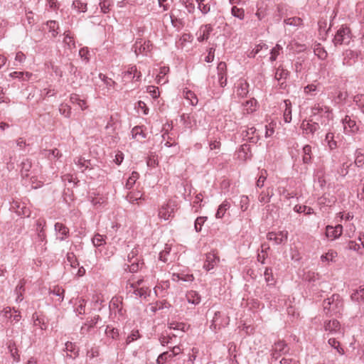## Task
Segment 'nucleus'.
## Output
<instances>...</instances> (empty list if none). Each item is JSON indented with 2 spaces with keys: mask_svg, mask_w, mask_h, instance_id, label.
<instances>
[{
  "mask_svg": "<svg viewBox=\"0 0 364 364\" xmlns=\"http://www.w3.org/2000/svg\"><path fill=\"white\" fill-rule=\"evenodd\" d=\"M323 311L327 316L336 315L343 309V301L338 294H333L323 301Z\"/></svg>",
  "mask_w": 364,
  "mask_h": 364,
  "instance_id": "f257e3e1",
  "label": "nucleus"
},
{
  "mask_svg": "<svg viewBox=\"0 0 364 364\" xmlns=\"http://www.w3.org/2000/svg\"><path fill=\"white\" fill-rule=\"evenodd\" d=\"M311 118H313V120L318 121L321 125H326L332 115L331 109L320 103L316 104L311 107Z\"/></svg>",
  "mask_w": 364,
  "mask_h": 364,
  "instance_id": "f03ea898",
  "label": "nucleus"
},
{
  "mask_svg": "<svg viewBox=\"0 0 364 364\" xmlns=\"http://www.w3.org/2000/svg\"><path fill=\"white\" fill-rule=\"evenodd\" d=\"M178 208V204L174 200H169L166 204L163 205L159 210V217L164 220H168L173 217L176 210Z\"/></svg>",
  "mask_w": 364,
  "mask_h": 364,
  "instance_id": "7ed1b4c3",
  "label": "nucleus"
},
{
  "mask_svg": "<svg viewBox=\"0 0 364 364\" xmlns=\"http://www.w3.org/2000/svg\"><path fill=\"white\" fill-rule=\"evenodd\" d=\"M323 328L326 331L328 332L325 336V338H328L330 335H336L337 336H343V332L341 330V324L339 321L336 319L326 321L323 324Z\"/></svg>",
  "mask_w": 364,
  "mask_h": 364,
  "instance_id": "20e7f679",
  "label": "nucleus"
},
{
  "mask_svg": "<svg viewBox=\"0 0 364 364\" xmlns=\"http://www.w3.org/2000/svg\"><path fill=\"white\" fill-rule=\"evenodd\" d=\"M289 348L284 341L275 342L272 348V359L277 360L281 355L289 353Z\"/></svg>",
  "mask_w": 364,
  "mask_h": 364,
  "instance_id": "39448f33",
  "label": "nucleus"
},
{
  "mask_svg": "<svg viewBox=\"0 0 364 364\" xmlns=\"http://www.w3.org/2000/svg\"><path fill=\"white\" fill-rule=\"evenodd\" d=\"M229 318L228 316L223 317L220 311L215 312L214 316L211 321L210 328L214 332H217L221 328L228 325Z\"/></svg>",
  "mask_w": 364,
  "mask_h": 364,
  "instance_id": "423d86ee",
  "label": "nucleus"
},
{
  "mask_svg": "<svg viewBox=\"0 0 364 364\" xmlns=\"http://www.w3.org/2000/svg\"><path fill=\"white\" fill-rule=\"evenodd\" d=\"M320 123L318 121L313 120L311 118L309 120L304 119L301 124V129L305 134H314L320 129Z\"/></svg>",
  "mask_w": 364,
  "mask_h": 364,
  "instance_id": "0eeeda50",
  "label": "nucleus"
},
{
  "mask_svg": "<svg viewBox=\"0 0 364 364\" xmlns=\"http://www.w3.org/2000/svg\"><path fill=\"white\" fill-rule=\"evenodd\" d=\"M141 74V72L137 70L135 65L129 66L128 69L122 73V80L124 82H128L132 80L139 81Z\"/></svg>",
  "mask_w": 364,
  "mask_h": 364,
  "instance_id": "6e6552de",
  "label": "nucleus"
},
{
  "mask_svg": "<svg viewBox=\"0 0 364 364\" xmlns=\"http://www.w3.org/2000/svg\"><path fill=\"white\" fill-rule=\"evenodd\" d=\"M289 233L287 230L279 231L278 232H270L267 235V239L274 242V245H281L287 241Z\"/></svg>",
  "mask_w": 364,
  "mask_h": 364,
  "instance_id": "1a4fd4ad",
  "label": "nucleus"
},
{
  "mask_svg": "<svg viewBox=\"0 0 364 364\" xmlns=\"http://www.w3.org/2000/svg\"><path fill=\"white\" fill-rule=\"evenodd\" d=\"M350 41V30L348 28L342 27L338 30L334 38L333 43L335 45H341L348 43Z\"/></svg>",
  "mask_w": 364,
  "mask_h": 364,
  "instance_id": "9d476101",
  "label": "nucleus"
},
{
  "mask_svg": "<svg viewBox=\"0 0 364 364\" xmlns=\"http://www.w3.org/2000/svg\"><path fill=\"white\" fill-rule=\"evenodd\" d=\"M342 123L343 125L344 132L347 134H354L359 130V127L354 119H352L350 116L346 115L343 119Z\"/></svg>",
  "mask_w": 364,
  "mask_h": 364,
  "instance_id": "9b49d317",
  "label": "nucleus"
},
{
  "mask_svg": "<svg viewBox=\"0 0 364 364\" xmlns=\"http://www.w3.org/2000/svg\"><path fill=\"white\" fill-rule=\"evenodd\" d=\"M151 47L152 44L149 41L143 42L141 39H137L133 46V49L136 55L139 54L146 55L151 50Z\"/></svg>",
  "mask_w": 364,
  "mask_h": 364,
  "instance_id": "f8f14e48",
  "label": "nucleus"
},
{
  "mask_svg": "<svg viewBox=\"0 0 364 364\" xmlns=\"http://www.w3.org/2000/svg\"><path fill=\"white\" fill-rule=\"evenodd\" d=\"M218 82L221 87L227 85V65L225 62H220L217 66Z\"/></svg>",
  "mask_w": 364,
  "mask_h": 364,
  "instance_id": "ddd939ff",
  "label": "nucleus"
},
{
  "mask_svg": "<svg viewBox=\"0 0 364 364\" xmlns=\"http://www.w3.org/2000/svg\"><path fill=\"white\" fill-rule=\"evenodd\" d=\"M220 262L219 257L213 252H209L205 255V260L203 264V268L206 271L213 269Z\"/></svg>",
  "mask_w": 364,
  "mask_h": 364,
  "instance_id": "4468645a",
  "label": "nucleus"
},
{
  "mask_svg": "<svg viewBox=\"0 0 364 364\" xmlns=\"http://www.w3.org/2000/svg\"><path fill=\"white\" fill-rule=\"evenodd\" d=\"M359 55L360 53L358 51L346 50L343 53V64L347 66L352 65L357 61Z\"/></svg>",
  "mask_w": 364,
  "mask_h": 364,
  "instance_id": "2eb2a0df",
  "label": "nucleus"
},
{
  "mask_svg": "<svg viewBox=\"0 0 364 364\" xmlns=\"http://www.w3.org/2000/svg\"><path fill=\"white\" fill-rule=\"evenodd\" d=\"M109 309L115 314H118L119 316H124V311L122 306V299L120 297L114 296L109 302Z\"/></svg>",
  "mask_w": 364,
  "mask_h": 364,
  "instance_id": "dca6fc26",
  "label": "nucleus"
},
{
  "mask_svg": "<svg viewBox=\"0 0 364 364\" xmlns=\"http://www.w3.org/2000/svg\"><path fill=\"white\" fill-rule=\"evenodd\" d=\"M342 232L343 227L341 225H337L335 227L327 225L326 228V236L331 240L338 238L342 235Z\"/></svg>",
  "mask_w": 364,
  "mask_h": 364,
  "instance_id": "f3484780",
  "label": "nucleus"
},
{
  "mask_svg": "<svg viewBox=\"0 0 364 364\" xmlns=\"http://www.w3.org/2000/svg\"><path fill=\"white\" fill-rule=\"evenodd\" d=\"M243 139L250 143L256 144L259 139V136L257 133V129L254 127H247L245 131L242 132Z\"/></svg>",
  "mask_w": 364,
  "mask_h": 364,
  "instance_id": "a211bd4d",
  "label": "nucleus"
},
{
  "mask_svg": "<svg viewBox=\"0 0 364 364\" xmlns=\"http://www.w3.org/2000/svg\"><path fill=\"white\" fill-rule=\"evenodd\" d=\"M11 209L19 216L29 217V209L24 204L18 201L12 202Z\"/></svg>",
  "mask_w": 364,
  "mask_h": 364,
  "instance_id": "6ab92c4d",
  "label": "nucleus"
},
{
  "mask_svg": "<svg viewBox=\"0 0 364 364\" xmlns=\"http://www.w3.org/2000/svg\"><path fill=\"white\" fill-rule=\"evenodd\" d=\"M54 228L56 232H58L57 239L60 241L64 240L70 235V230L68 227L60 223H56L54 225Z\"/></svg>",
  "mask_w": 364,
  "mask_h": 364,
  "instance_id": "aec40b11",
  "label": "nucleus"
},
{
  "mask_svg": "<svg viewBox=\"0 0 364 364\" xmlns=\"http://www.w3.org/2000/svg\"><path fill=\"white\" fill-rule=\"evenodd\" d=\"M213 31V27L210 24H205L202 26L199 30V34H198V41L202 42L207 41L210 36V33Z\"/></svg>",
  "mask_w": 364,
  "mask_h": 364,
  "instance_id": "412c9836",
  "label": "nucleus"
},
{
  "mask_svg": "<svg viewBox=\"0 0 364 364\" xmlns=\"http://www.w3.org/2000/svg\"><path fill=\"white\" fill-rule=\"evenodd\" d=\"M350 299L360 306L364 305V287L360 286L355 290L350 295Z\"/></svg>",
  "mask_w": 364,
  "mask_h": 364,
  "instance_id": "4be33fe9",
  "label": "nucleus"
},
{
  "mask_svg": "<svg viewBox=\"0 0 364 364\" xmlns=\"http://www.w3.org/2000/svg\"><path fill=\"white\" fill-rule=\"evenodd\" d=\"M249 84L248 82L242 79H240L237 85V95L241 97H245L249 92Z\"/></svg>",
  "mask_w": 364,
  "mask_h": 364,
  "instance_id": "5701e85b",
  "label": "nucleus"
},
{
  "mask_svg": "<svg viewBox=\"0 0 364 364\" xmlns=\"http://www.w3.org/2000/svg\"><path fill=\"white\" fill-rule=\"evenodd\" d=\"M311 146L309 144L305 145L302 149V161L305 164H309L312 162Z\"/></svg>",
  "mask_w": 364,
  "mask_h": 364,
  "instance_id": "b1692460",
  "label": "nucleus"
},
{
  "mask_svg": "<svg viewBox=\"0 0 364 364\" xmlns=\"http://www.w3.org/2000/svg\"><path fill=\"white\" fill-rule=\"evenodd\" d=\"M340 338V336H337L336 338H328V345L336 350L338 353L341 355H343L345 354V351L343 348L341 347L340 342L338 341V339Z\"/></svg>",
  "mask_w": 364,
  "mask_h": 364,
  "instance_id": "393cba45",
  "label": "nucleus"
},
{
  "mask_svg": "<svg viewBox=\"0 0 364 364\" xmlns=\"http://www.w3.org/2000/svg\"><path fill=\"white\" fill-rule=\"evenodd\" d=\"M186 298L189 304L197 305L200 302V296L196 291H189L186 294Z\"/></svg>",
  "mask_w": 364,
  "mask_h": 364,
  "instance_id": "a878e982",
  "label": "nucleus"
},
{
  "mask_svg": "<svg viewBox=\"0 0 364 364\" xmlns=\"http://www.w3.org/2000/svg\"><path fill=\"white\" fill-rule=\"evenodd\" d=\"M171 279L176 282H178L179 281L191 282L193 281L194 277L193 274L173 273L171 276Z\"/></svg>",
  "mask_w": 364,
  "mask_h": 364,
  "instance_id": "bb28decb",
  "label": "nucleus"
},
{
  "mask_svg": "<svg viewBox=\"0 0 364 364\" xmlns=\"http://www.w3.org/2000/svg\"><path fill=\"white\" fill-rule=\"evenodd\" d=\"M230 208V203L228 200H225L218 207L217 212L215 213L216 218H222L226 211L229 210Z\"/></svg>",
  "mask_w": 364,
  "mask_h": 364,
  "instance_id": "cd10ccee",
  "label": "nucleus"
},
{
  "mask_svg": "<svg viewBox=\"0 0 364 364\" xmlns=\"http://www.w3.org/2000/svg\"><path fill=\"white\" fill-rule=\"evenodd\" d=\"M25 282L21 280L15 288L14 293L16 295V301L21 302L23 299V294L25 291Z\"/></svg>",
  "mask_w": 364,
  "mask_h": 364,
  "instance_id": "c85d7f7f",
  "label": "nucleus"
},
{
  "mask_svg": "<svg viewBox=\"0 0 364 364\" xmlns=\"http://www.w3.org/2000/svg\"><path fill=\"white\" fill-rule=\"evenodd\" d=\"M337 256L338 254L336 251L330 250L326 253L321 256V262L326 263L333 262L336 261L335 259L337 257Z\"/></svg>",
  "mask_w": 364,
  "mask_h": 364,
  "instance_id": "c756f323",
  "label": "nucleus"
},
{
  "mask_svg": "<svg viewBox=\"0 0 364 364\" xmlns=\"http://www.w3.org/2000/svg\"><path fill=\"white\" fill-rule=\"evenodd\" d=\"M284 102L285 105L284 120L286 123H289L291 121V102L289 100H285Z\"/></svg>",
  "mask_w": 364,
  "mask_h": 364,
  "instance_id": "7c9ffc66",
  "label": "nucleus"
},
{
  "mask_svg": "<svg viewBox=\"0 0 364 364\" xmlns=\"http://www.w3.org/2000/svg\"><path fill=\"white\" fill-rule=\"evenodd\" d=\"M100 319L101 318L99 315L94 316L93 318L85 323V325L81 327V333L83 334L85 332H88L89 330L91 328H93Z\"/></svg>",
  "mask_w": 364,
  "mask_h": 364,
  "instance_id": "2f4dec72",
  "label": "nucleus"
},
{
  "mask_svg": "<svg viewBox=\"0 0 364 364\" xmlns=\"http://www.w3.org/2000/svg\"><path fill=\"white\" fill-rule=\"evenodd\" d=\"M289 71L280 65L278 67L275 72L274 78L277 81H281L282 80H285L289 76Z\"/></svg>",
  "mask_w": 364,
  "mask_h": 364,
  "instance_id": "473e14b6",
  "label": "nucleus"
},
{
  "mask_svg": "<svg viewBox=\"0 0 364 364\" xmlns=\"http://www.w3.org/2000/svg\"><path fill=\"white\" fill-rule=\"evenodd\" d=\"M168 327L170 329L178 331L181 333L186 332L189 328V326H187L186 323L179 322L170 323L168 324Z\"/></svg>",
  "mask_w": 364,
  "mask_h": 364,
  "instance_id": "72a5a7b5",
  "label": "nucleus"
},
{
  "mask_svg": "<svg viewBox=\"0 0 364 364\" xmlns=\"http://www.w3.org/2000/svg\"><path fill=\"white\" fill-rule=\"evenodd\" d=\"M107 236L96 233L92 238V242L96 247H100L106 244Z\"/></svg>",
  "mask_w": 364,
  "mask_h": 364,
  "instance_id": "f704fd0d",
  "label": "nucleus"
},
{
  "mask_svg": "<svg viewBox=\"0 0 364 364\" xmlns=\"http://www.w3.org/2000/svg\"><path fill=\"white\" fill-rule=\"evenodd\" d=\"M70 101L72 104H76L82 109L85 110L87 108L86 102L81 100L76 94H72L70 97Z\"/></svg>",
  "mask_w": 364,
  "mask_h": 364,
  "instance_id": "c9c22d12",
  "label": "nucleus"
},
{
  "mask_svg": "<svg viewBox=\"0 0 364 364\" xmlns=\"http://www.w3.org/2000/svg\"><path fill=\"white\" fill-rule=\"evenodd\" d=\"M128 262L129 264H127V267L130 272H136L144 264L143 262H141L139 258H136V259L132 262Z\"/></svg>",
  "mask_w": 364,
  "mask_h": 364,
  "instance_id": "e433bc0d",
  "label": "nucleus"
},
{
  "mask_svg": "<svg viewBox=\"0 0 364 364\" xmlns=\"http://www.w3.org/2000/svg\"><path fill=\"white\" fill-rule=\"evenodd\" d=\"M257 105V102L255 98L246 101L244 106L247 113L250 114L256 111Z\"/></svg>",
  "mask_w": 364,
  "mask_h": 364,
  "instance_id": "4c0bfd02",
  "label": "nucleus"
},
{
  "mask_svg": "<svg viewBox=\"0 0 364 364\" xmlns=\"http://www.w3.org/2000/svg\"><path fill=\"white\" fill-rule=\"evenodd\" d=\"M183 97L190 102V104L193 106L196 105L198 100L193 92L187 90L183 91Z\"/></svg>",
  "mask_w": 364,
  "mask_h": 364,
  "instance_id": "58836bf2",
  "label": "nucleus"
},
{
  "mask_svg": "<svg viewBox=\"0 0 364 364\" xmlns=\"http://www.w3.org/2000/svg\"><path fill=\"white\" fill-rule=\"evenodd\" d=\"M49 294L58 296V301L60 303L63 301L65 290L62 287L56 286L54 287L53 289L50 290Z\"/></svg>",
  "mask_w": 364,
  "mask_h": 364,
  "instance_id": "ea45409f",
  "label": "nucleus"
},
{
  "mask_svg": "<svg viewBox=\"0 0 364 364\" xmlns=\"http://www.w3.org/2000/svg\"><path fill=\"white\" fill-rule=\"evenodd\" d=\"M325 141L331 150L337 147V142L334 140V134L332 132H328L326 134Z\"/></svg>",
  "mask_w": 364,
  "mask_h": 364,
  "instance_id": "a19ab883",
  "label": "nucleus"
},
{
  "mask_svg": "<svg viewBox=\"0 0 364 364\" xmlns=\"http://www.w3.org/2000/svg\"><path fill=\"white\" fill-rule=\"evenodd\" d=\"M173 358V356L172 355L170 350L166 351V352L161 353L158 356V358L156 359V363H157V364H165L168 360H171Z\"/></svg>",
  "mask_w": 364,
  "mask_h": 364,
  "instance_id": "79ce46f5",
  "label": "nucleus"
},
{
  "mask_svg": "<svg viewBox=\"0 0 364 364\" xmlns=\"http://www.w3.org/2000/svg\"><path fill=\"white\" fill-rule=\"evenodd\" d=\"M353 102L358 108L360 110V112L364 114V95L358 94L355 95L353 97Z\"/></svg>",
  "mask_w": 364,
  "mask_h": 364,
  "instance_id": "37998d69",
  "label": "nucleus"
},
{
  "mask_svg": "<svg viewBox=\"0 0 364 364\" xmlns=\"http://www.w3.org/2000/svg\"><path fill=\"white\" fill-rule=\"evenodd\" d=\"M21 172L22 176H28V172L31 170V168L32 166L31 161L29 159H26L21 162Z\"/></svg>",
  "mask_w": 364,
  "mask_h": 364,
  "instance_id": "c03bdc74",
  "label": "nucleus"
},
{
  "mask_svg": "<svg viewBox=\"0 0 364 364\" xmlns=\"http://www.w3.org/2000/svg\"><path fill=\"white\" fill-rule=\"evenodd\" d=\"M231 14L235 17L239 18L240 20H243L245 16V10L242 8H238L236 6H233L231 9Z\"/></svg>",
  "mask_w": 364,
  "mask_h": 364,
  "instance_id": "a18cd8bd",
  "label": "nucleus"
},
{
  "mask_svg": "<svg viewBox=\"0 0 364 364\" xmlns=\"http://www.w3.org/2000/svg\"><path fill=\"white\" fill-rule=\"evenodd\" d=\"M143 194L140 191L129 192L127 196V199L129 202L134 203L141 199Z\"/></svg>",
  "mask_w": 364,
  "mask_h": 364,
  "instance_id": "49530a36",
  "label": "nucleus"
},
{
  "mask_svg": "<svg viewBox=\"0 0 364 364\" xmlns=\"http://www.w3.org/2000/svg\"><path fill=\"white\" fill-rule=\"evenodd\" d=\"M294 210L296 213H304L306 215H311L314 213V210L311 207L306 205H296L294 207Z\"/></svg>",
  "mask_w": 364,
  "mask_h": 364,
  "instance_id": "de8ad7c7",
  "label": "nucleus"
},
{
  "mask_svg": "<svg viewBox=\"0 0 364 364\" xmlns=\"http://www.w3.org/2000/svg\"><path fill=\"white\" fill-rule=\"evenodd\" d=\"M49 31L52 33V36L55 37L58 34V29L59 28L58 24L55 21H48L47 22Z\"/></svg>",
  "mask_w": 364,
  "mask_h": 364,
  "instance_id": "09e8293b",
  "label": "nucleus"
},
{
  "mask_svg": "<svg viewBox=\"0 0 364 364\" xmlns=\"http://www.w3.org/2000/svg\"><path fill=\"white\" fill-rule=\"evenodd\" d=\"M302 19L299 17H292L284 19V23L287 25L299 26L302 24Z\"/></svg>",
  "mask_w": 364,
  "mask_h": 364,
  "instance_id": "8fccbe9b",
  "label": "nucleus"
},
{
  "mask_svg": "<svg viewBox=\"0 0 364 364\" xmlns=\"http://www.w3.org/2000/svg\"><path fill=\"white\" fill-rule=\"evenodd\" d=\"M168 68L163 67L161 68L160 73L156 76V81L159 84H164L168 80L167 79H165V75H166L167 72L168 71Z\"/></svg>",
  "mask_w": 364,
  "mask_h": 364,
  "instance_id": "3c124183",
  "label": "nucleus"
},
{
  "mask_svg": "<svg viewBox=\"0 0 364 364\" xmlns=\"http://www.w3.org/2000/svg\"><path fill=\"white\" fill-rule=\"evenodd\" d=\"M282 49L283 48H282V46L277 44L270 51L271 55H270L269 60L271 61L276 60L277 56L281 53Z\"/></svg>",
  "mask_w": 364,
  "mask_h": 364,
  "instance_id": "603ef678",
  "label": "nucleus"
},
{
  "mask_svg": "<svg viewBox=\"0 0 364 364\" xmlns=\"http://www.w3.org/2000/svg\"><path fill=\"white\" fill-rule=\"evenodd\" d=\"M75 163L79 167V168L82 170V172L90 165V161H86L81 157L75 159Z\"/></svg>",
  "mask_w": 364,
  "mask_h": 364,
  "instance_id": "864d4df0",
  "label": "nucleus"
},
{
  "mask_svg": "<svg viewBox=\"0 0 364 364\" xmlns=\"http://www.w3.org/2000/svg\"><path fill=\"white\" fill-rule=\"evenodd\" d=\"M73 6L79 12H85L87 11V3L80 0H75L73 2Z\"/></svg>",
  "mask_w": 364,
  "mask_h": 364,
  "instance_id": "5fc2aeb1",
  "label": "nucleus"
},
{
  "mask_svg": "<svg viewBox=\"0 0 364 364\" xmlns=\"http://www.w3.org/2000/svg\"><path fill=\"white\" fill-rule=\"evenodd\" d=\"M60 113L64 117L69 118L71 115V108L67 104H61L59 107Z\"/></svg>",
  "mask_w": 364,
  "mask_h": 364,
  "instance_id": "6e6d98bb",
  "label": "nucleus"
},
{
  "mask_svg": "<svg viewBox=\"0 0 364 364\" xmlns=\"http://www.w3.org/2000/svg\"><path fill=\"white\" fill-rule=\"evenodd\" d=\"M139 177V173L134 171L132 172V176L129 177V178L127 179V183H126V188L127 189H131L132 188V186H134V184L136 183V181L137 180Z\"/></svg>",
  "mask_w": 364,
  "mask_h": 364,
  "instance_id": "4d7b16f0",
  "label": "nucleus"
},
{
  "mask_svg": "<svg viewBox=\"0 0 364 364\" xmlns=\"http://www.w3.org/2000/svg\"><path fill=\"white\" fill-rule=\"evenodd\" d=\"M207 220V217H198L195 220L194 228L197 232H200L202 230V226Z\"/></svg>",
  "mask_w": 364,
  "mask_h": 364,
  "instance_id": "13d9d810",
  "label": "nucleus"
},
{
  "mask_svg": "<svg viewBox=\"0 0 364 364\" xmlns=\"http://www.w3.org/2000/svg\"><path fill=\"white\" fill-rule=\"evenodd\" d=\"M105 333L108 337L112 338V339H117L119 336L117 328H111L109 326L105 330Z\"/></svg>",
  "mask_w": 364,
  "mask_h": 364,
  "instance_id": "bf43d9fd",
  "label": "nucleus"
},
{
  "mask_svg": "<svg viewBox=\"0 0 364 364\" xmlns=\"http://www.w3.org/2000/svg\"><path fill=\"white\" fill-rule=\"evenodd\" d=\"M90 201L95 207H100L106 203V199L104 197L97 195V196L92 197Z\"/></svg>",
  "mask_w": 364,
  "mask_h": 364,
  "instance_id": "052dcab7",
  "label": "nucleus"
},
{
  "mask_svg": "<svg viewBox=\"0 0 364 364\" xmlns=\"http://www.w3.org/2000/svg\"><path fill=\"white\" fill-rule=\"evenodd\" d=\"M112 6L109 0H102L100 2V9L102 13L107 14L110 11V7Z\"/></svg>",
  "mask_w": 364,
  "mask_h": 364,
  "instance_id": "680f3d73",
  "label": "nucleus"
},
{
  "mask_svg": "<svg viewBox=\"0 0 364 364\" xmlns=\"http://www.w3.org/2000/svg\"><path fill=\"white\" fill-rule=\"evenodd\" d=\"M85 300L82 298H80L78 300V304L76 307V313L77 315H82L85 312Z\"/></svg>",
  "mask_w": 364,
  "mask_h": 364,
  "instance_id": "e2e57ef3",
  "label": "nucleus"
},
{
  "mask_svg": "<svg viewBox=\"0 0 364 364\" xmlns=\"http://www.w3.org/2000/svg\"><path fill=\"white\" fill-rule=\"evenodd\" d=\"M198 9L203 15H206L210 11V3L202 2L198 4Z\"/></svg>",
  "mask_w": 364,
  "mask_h": 364,
  "instance_id": "0e129e2a",
  "label": "nucleus"
},
{
  "mask_svg": "<svg viewBox=\"0 0 364 364\" xmlns=\"http://www.w3.org/2000/svg\"><path fill=\"white\" fill-rule=\"evenodd\" d=\"M240 206L242 211L245 212L249 207V198L247 196H242L240 200Z\"/></svg>",
  "mask_w": 364,
  "mask_h": 364,
  "instance_id": "69168bd1",
  "label": "nucleus"
},
{
  "mask_svg": "<svg viewBox=\"0 0 364 364\" xmlns=\"http://www.w3.org/2000/svg\"><path fill=\"white\" fill-rule=\"evenodd\" d=\"M272 195H269L268 191H262L258 198V200L262 203H267L270 201V198H272Z\"/></svg>",
  "mask_w": 364,
  "mask_h": 364,
  "instance_id": "338daca9",
  "label": "nucleus"
},
{
  "mask_svg": "<svg viewBox=\"0 0 364 364\" xmlns=\"http://www.w3.org/2000/svg\"><path fill=\"white\" fill-rule=\"evenodd\" d=\"M354 163L358 167H362L364 165V155L357 151Z\"/></svg>",
  "mask_w": 364,
  "mask_h": 364,
  "instance_id": "774afa93",
  "label": "nucleus"
}]
</instances>
